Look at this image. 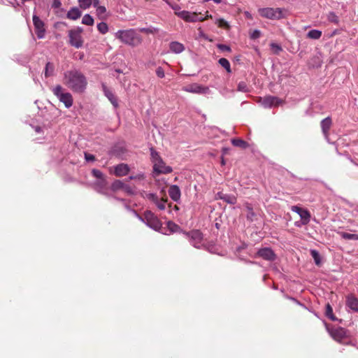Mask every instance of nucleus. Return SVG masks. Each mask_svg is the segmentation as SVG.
<instances>
[{"mask_svg": "<svg viewBox=\"0 0 358 358\" xmlns=\"http://www.w3.org/2000/svg\"><path fill=\"white\" fill-rule=\"evenodd\" d=\"M144 178V175L141 173V174H138L136 176H131L129 179V180H134V179H138V180H141V179H143Z\"/></svg>", "mask_w": 358, "mask_h": 358, "instance_id": "52", "label": "nucleus"}, {"mask_svg": "<svg viewBox=\"0 0 358 358\" xmlns=\"http://www.w3.org/2000/svg\"><path fill=\"white\" fill-rule=\"evenodd\" d=\"M231 141V144L236 147L241 148L243 149L248 147V143L241 138H233Z\"/></svg>", "mask_w": 358, "mask_h": 358, "instance_id": "28", "label": "nucleus"}, {"mask_svg": "<svg viewBox=\"0 0 358 358\" xmlns=\"http://www.w3.org/2000/svg\"><path fill=\"white\" fill-rule=\"evenodd\" d=\"M331 125V119L329 117H327L322 120L321 122V128L322 132L325 136H327L329 130Z\"/></svg>", "mask_w": 358, "mask_h": 358, "instance_id": "25", "label": "nucleus"}, {"mask_svg": "<svg viewBox=\"0 0 358 358\" xmlns=\"http://www.w3.org/2000/svg\"><path fill=\"white\" fill-rule=\"evenodd\" d=\"M216 3H220L221 2V0H213Z\"/></svg>", "mask_w": 358, "mask_h": 358, "instance_id": "58", "label": "nucleus"}, {"mask_svg": "<svg viewBox=\"0 0 358 358\" xmlns=\"http://www.w3.org/2000/svg\"><path fill=\"white\" fill-rule=\"evenodd\" d=\"M35 131L37 132V133H40L41 131V128L40 127H36L35 128Z\"/></svg>", "mask_w": 358, "mask_h": 358, "instance_id": "57", "label": "nucleus"}, {"mask_svg": "<svg viewBox=\"0 0 358 358\" xmlns=\"http://www.w3.org/2000/svg\"><path fill=\"white\" fill-rule=\"evenodd\" d=\"M294 224H295L296 227H300L301 225H303L302 223H301V222H296L294 223Z\"/></svg>", "mask_w": 358, "mask_h": 358, "instance_id": "56", "label": "nucleus"}, {"mask_svg": "<svg viewBox=\"0 0 358 358\" xmlns=\"http://www.w3.org/2000/svg\"><path fill=\"white\" fill-rule=\"evenodd\" d=\"M99 4V0H92V4L94 7H97Z\"/></svg>", "mask_w": 358, "mask_h": 358, "instance_id": "54", "label": "nucleus"}, {"mask_svg": "<svg viewBox=\"0 0 358 358\" xmlns=\"http://www.w3.org/2000/svg\"><path fill=\"white\" fill-rule=\"evenodd\" d=\"M271 48L276 52H279L280 51L282 50V48L278 45V44H276V43H272L271 44Z\"/></svg>", "mask_w": 358, "mask_h": 358, "instance_id": "50", "label": "nucleus"}, {"mask_svg": "<svg viewBox=\"0 0 358 358\" xmlns=\"http://www.w3.org/2000/svg\"><path fill=\"white\" fill-rule=\"evenodd\" d=\"M52 92L59 101L64 104L66 108H69L72 106L73 103L72 94L70 92H66L60 85H57L55 87H52Z\"/></svg>", "mask_w": 358, "mask_h": 358, "instance_id": "3", "label": "nucleus"}, {"mask_svg": "<svg viewBox=\"0 0 358 358\" xmlns=\"http://www.w3.org/2000/svg\"><path fill=\"white\" fill-rule=\"evenodd\" d=\"M325 315L331 321L338 320V318L334 315L333 308L329 303L326 306Z\"/></svg>", "mask_w": 358, "mask_h": 358, "instance_id": "30", "label": "nucleus"}, {"mask_svg": "<svg viewBox=\"0 0 358 358\" xmlns=\"http://www.w3.org/2000/svg\"><path fill=\"white\" fill-rule=\"evenodd\" d=\"M96 8V15L100 18V19H102L103 18V15H105V13H106V8L105 6H97V7H95Z\"/></svg>", "mask_w": 358, "mask_h": 358, "instance_id": "36", "label": "nucleus"}, {"mask_svg": "<svg viewBox=\"0 0 358 358\" xmlns=\"http://www.w3.org/2000/svg\"><path fill=\"white\" fill-rule=\"evenodd\" d=\"M138 30V32H142V33H146V34H155L157 31V29L153 27H143L139 28Z\"/></svg>", "mask_w": 358, "mask_h": 358, "instance_id": "42", "label": "nucleus"}, {"mask_svg": "<svg viewBox=\"0 0 358 358\" xmlns=\"http://www.w3.org/2000/svg\"><path fill=\"white\" fill-rule=\"evenodd\" d=\"M62 6V3H61V1L60 0H53V3H52V8H60Z\"/></svg>", "mask_w": 358, "mask_h": 358, "instance_id": "51", "label": "nucleus"}, {"mask_svg": "<svg viewBox=\"0 0 358 358\" xmlns=\"http://www.w3.org/2000/svg\"><path fill=\"white\" fill-rule=\"evenodd\" d=\"M322 36V31L317 29H311L307 34V36L312 39H319Z\"/></svg>", "mask_w": 358, "mask_h": 358, "instance_id": "31", "label": "nucleus"}, {"mask_svg": "<svg viewBox=\"0 0 358 358\" xmlns=\"http://www.w3.org/2000/svg\"><path fill=\"white\" fill-rule=\"evenodd\" d=\"M33 23L37 37L38 38H43L45 34L44 22L37 15H34Z\"/></svg>", "mask_w": 358, "mask_h": 358, "instance_id": "12", "label": "nucleus"}, {"mask_svg": "<svg viewBox=\"0 0 358 358\" xmlns=\"http://www.w3.org/2000/svg\"><path fill=\"white\" fill-rule=\"evenodd\" d=\"M156 75L158 78H163L165 76L164 70L162 67L159 66L156 69Z\"/></svg>", "mask_w": 358, "mask_h": 358, "instance_id": "45", "label": "nucleus"}, {"mask_svg": "<svg viewBox=\"0 0 358 358\" xmlns=\"http://www.w3.org/2000/svg\"><path fill=\"white\" fill-rule=\"evenodd\" d=\"M291 210L300 216L302 224L306 225L309 223L310 220V213L307 209L301 208L298 206H292Z\"/></svg>", "mask_w": 358, "mask_h": 358, "instance_id": "10", "label": "nucleus"}, {"mask_svg": "<svg viewBox=\"0 0 358 358\" xmlns=\"http://www.w3.org/2000/svg\"><path fill=\"white\" fill-rule=\"evenodd\" d=\"M245 208L247 210L246 218L249 222H253L257 219V214L253 210L252 206L249 203H246Z\"/></svg>", "mask_w": 358, "mask_h": 358, "instance_id": "26", "label": "nucleus"}, {"mask_svg": "<svg viewBox=\"0 0 358 358\" xmlns=\"http://www.w3.org/2000/svg\"><path fill=\"white\" fill-rule=\"evenodd\" d=\"M92 176L99 180L98 184L101 187H103L106 185V180L103 173L98 169H93L92 171Z\"/></svg>", "mask_w": 358, "mask_h": 358, "instance_id": "22", "label": "nucleus"}, {"mask_svg": "<svg viewBox=\"0 0 358 358\" xmlns=\"http://www.w3.org/2000/svg\"><path fill=\"white\" fill-rule=\"evenodd\" d=\"M129 171L130 169L128 164L124 163L109 168L110 173L117 177L125 176L129 173Z\"/></svg>", "mask_w": 358, "mask_h": 358, "instance_id": "9", "label": "nucleus"}, {"mask_svg": "<svg viewBox=\"0 0 358 358\" xmlns=\"http://www.w3.org/2000/svg\"><path fill=\"white\" fill-rule=\"evenodd\" d=\"M218 26L222 28H229V25L227 21L223 19H220L217 21Z\"/></svg>", "mask_w": 358, "mask_h": 358, "instance_id": "46", "label": "nucleus"}, {"mask_svg": "<svg viewBox=\"0 0 358 358\" xmlns=\"http://www.w3.org/2000/svg\"><path fill=\"white\" fill-rule=\"evenodd\" d=\"M155 62H152V61H150V62H148L147 63V66H153V65H155Z\"/></svg>", "mask_w": 358, "mask_h": 358, "instance_id": "55", "label": "nucleus"}, {"mask_svg": "<svg viewBox=\"0 0 358 358\" xmlns=\"http://www.w3.org/2000/svg\"><path fill=\"white\" fill-rule=\"evenodd\" d=\"M346 306L352 311L358 313V299L353 294L346 296Z\"/></svg>", "mask_w": 358, "mask_h": 358, "instance_id": "18", "label": "nucleus"}, {"mask_svg": "<svg viewBox=\"0 0 358 358\" xmlns=\"http://www.w3.org/2000/svg\"><path fill=\"white\" fill-rule=\"evenodd\" d=\"M258 103L265 108H270L272 107H277L282 104L284 101L278 96L268 95L264 98L259 97Z\"/></svg>", "mask_w": 358, "mask_h": 358, "instance_id": "6", "label": "nucleus"}, {"mask_svg": "<svg viewBox=\"0 0 358 358\" xmlns=\"http://www.w3.org/2000/svg\"><path fill=\"white\" fill-rule=\"evenodd\" d=\"M238 90L243 92H249V88L245 82H240L238 84Z\"/></svg>", "mask_w": 358, "mask_h": 358, "instance_id": "43", "label": "nucleus"}, {"mask_svg": "<svg viewBox=\"0 0 358 358\" xmlns=\"http://www.w3.org/2000/svg\"><path fill=\"white\" fill-rule=\"evenodd\" d=\"M123 189L129 194H132L134 193V191L131 189V187L127 185H124V187Z\"/></svg>", "mask_w": 358, "mask_h": 358, "instance_id": "53", "label": "nucleus"}, {"mask_svg": "<svg viewBox=\"0 0 358 358\" xmlns=\"http://www.w3.org/2000/svg\"><path fill=\"white\" fill-rule=\"evenodd\" d=\"M150 160L153 165L162 159V158L159 155V153L157 151H156L152 147L150 148Z\"/></svg>", "mask_w": 358, "mask_h": 358, "instance_id": "27", "label": "nucleus"}, {"mask_svg": "<svg viewBox=\"0 0 358 358\" xmlns=\"http://www.w3.org/2000/svg\"><path fill=\"white\" fill-rule=\"evenodd\" d=\"M218 63L226 69L228 73H231V65L229 62L225 58H220L218 60Z\"/></svg>", "mask_w": 358, "mask_h": 358, "instance_id": "32", "label": "nucleus"}, {"mask_svg": "<svg viewBox=\"0 0 358 358\" xmlns=\"http://www.w3.org/2000/svg\"><path fill=\"white\" fill-rule=\"evenodd\" d=\"M327 19L329 22L338 24L339 22L338 17L333 12L329 13L327 16Z\"/></svg>", "mask_w": 358, "mask_h": 358, "instance_id": "40", "label": "nucleus"}, {"mask_svg": "<svg viewBox=\"0 0 358 358\" xmlns=\"http://www.w3.org/2000/svg\"><path fill=\"white\" fill-rule=\"evenodd\" d=\"M82 13L77 7L71 8L66 14V17L72 20H76L81 17Z\"/></svg>", "mask_w": 358, "mask_h": 358, "instance_id": "23", "label": "nucleus"}, {"mask_svg": "<svg viewBox=\"0 0 358 358\" xmlns=\"http://www.w3.org/2000/svg\"><path fill=\"white\" fill-rule=\"evenodd\" d=\"M134 213L140 220L145 223V224L149 227L155 229V231H158L161 229L162 222L152 212L146 210L143 217L138 215L136 212H134Z\"/></svg>", "mask_w": 358, "mask_h": 358, "instance_id": "4", "label": "nucleus"}, {"mask_svg": "<svg viewBox=\"0 0 358 358\" xmlns=\"http://www.w3.org/2000/svg\"><path fill=\"white\" fill-rule=\"evenodd\" d=\"M338 234L343 239L358 241V234H350L345 231H340Z\"/></svg>", "mask_w": 358, "mask_h": 358, "instance_id": "29", "label": "nucleus"}, {"mask_svg": "<svg viewBox=\"0 0 358 358\" xmlns=\"http://www.w3.org/2000/svg\"><path fill=\"white\" fill-rule=\"evenodd\" d=\"M310 255H311L312 257L313 258L315 264L320 265V262H321V259H320V255L319 252L315 250H311Z\"/></svg>", "mask_w": 358, "mask_h": 358, "instance_id": "39", "label": "nucleus"}, {"mask_svg": "<svg viewBox=\"0 0 358 358\" xmlns=\"http://www.w3.org/2000/svg\"><path fill=\"white\" fill-rule=\"evenodd\" d=\"M217 199H220L230 204H235L237 201L236 197L233 194H224L218 192L217 194Z\"/></svg>", "mask_w": 358, "mask_h": 358, "instance_id": "20", "label": "nucleus"}, {"mask_svg": "<svg viewBox=\"0 0 358 358\" xmlns=\"http://www.w3.org/2000/svg\"><path fill=\"white\" fill-rule=\"evenodd\" d=\"M260 36H261V31L257 29L252 31V32L250 34V38L252 39H257V38H259Z\"/></svg>", "mask_w": 358, "mask_h": 358, "instance_id": "48", "label": "nucleus"}, {"mask_svg": "<svg viewBox=\"0 0 358 358\" xmlns=\"http://www.w3.org/2000/svg\"><path fill=\"white\" fill-rule=\"evenodd\" d=\"M347 331L343 327H338L332 329L330 332L332 338L336 341L341 343V341L346 337Z\"/></svg>", "mask_w": 358, "mask_h": 358, "instance_id": "17", "label": "nucleus"}, {"mask_svg": "<svg viewBox=\"0 0 358 358\" xmlns=\"http://www.w3.org/2000/svg\"><path fill=\"white\" fill-rule=\"evenodd\" d=\"M177 15L181 19L188 22H195L198 21H203V19L199 17L196 13H191L187 10H182L177 13Z\"/></svg>", "mask_w": 358, "mask_h": 358, "instance_id": "14", "label": "nucleus"}, {"mask_svg": "<svg viewBox=\"0 0 358 358\" xmlns=\"http://www.w3.org/2000/svg\"><path fill=\"white\" fill-rule=\"evenodd\" d=\"M170 51L175 54H180L185 50L182 43L178 41H172L169 43Z\"/></svg>", "mask_w": 358, "mask_h": 358, "instance_id": "21", "label": "nucleus"}, {"mask_svg": "<svg viewBox=\"0 0 358 358\" xmlns=\"http://www.w3.org/2000/svg\"><path fill=\"white\" fill-rule=\"evenodd\" d=\"M78 3L82 9L86 10L92 4V0H78Z\"/></svg>", "mask_w": 358, "mask_h": 358, "instance_id": "37", "label": "nucleus"}, {"mask_svg": "<svg viewBox=\"0 0 358 358\" xmlns=\"http://www.w3.org/2000/svg\"><path fill=\"white\" fill-rule=\"evenodd\" d=\"M101 87L104 95L108 98V99L110 101L113 107L115 108H117L119 106L118 99L117 96L113 93V92L110 89L107 87L105 83H102Z\"/></svg>", "mask_w": 358, "mask_h": 358, "instance_id": "16", "label": "nucleus"}, {"mask_svg": "<svg viewBox=\"0 0 358 358\" xmlns=\"http://www.w3.org/2000/svg\"><path fill=\"white\" fill-rule=\"evenodd\" d=\"M169 194L173 201L176 202L180 201L181 196V192L179 187L176 185H171L169 189Z\"/></svg>", "mask_w": 358, "mask_h": 358, "instance_id": "19", "label": "nucleus"}, {"mask_svg": "<svg viewBox=\"0 0 358 358\" xmlns=\"http://www.w3.org/2000/svg\"><path fill=\"white\" fill-rule=\"evenodd\" d=\"M145 197L154 203H155L159 199L157 194L154 193H146Z\"/></svg>", "mask_w": 358, "mask_h": 358, "instance_id": "44", "label": "nucleus"}, {"mask_svg": "<svg viewBox=\"0 0 358 358\" xmlns=\"http://www.w3.org/2000/svg\"><path fill=\"white\" fill-rule=\"evenodd\" d=\"M217 47L221 51H227V52L231 51V48L229 45H225V44H217Z\"/></svg>", "mask_w": 358, "mask_h": 358, "instance_id": "47", "label": "nucleus"}, {"mask_svg": "<svg viewBox=\"0 0 358 358\" xmlns=\"http://www.w3.org/2000/svg\"><path fill=\"white\" fill-rule=\"evenodd\" d=\"M166 199H157V201L155 202V205L157 206V207L159 209V210H164L166 208Z\"/></svg>", "mask_w": 358, "mask_h": 358, "instance_id": "41", "label": "nucleus"}, {"mask_svg": "<svg viewBox=\"0 0 358 358\" xmlns=\"http://www.w3.org/2000/svg\"><path fill=\"white\" fill-rule=\"evenodd\" d=\"M97 29L101 34H105L108 31V26L106 22H101L97 24Z\"/></svg>", "mask_w": 358, "mask_h": 358, "instance_id": "35", "label": "nucleus"}, {"mask_svg": "<svg viewBox=\"0 0 358 358\" xmlns=\"http://www.w3.org/2000/svg\"><path fill=\"white\" fill-rule=\"evenodd\" d=\"M182 90L186 92L202 94L208 93L209 88L198 83H192L182 87Z\"/></svg>", "mask_w": 358, "mask_h": 358, "instance_id": "8", "label": "nucleus"}, {"mask_svg": "<svg viewBox=\"0 0 358 358\" xmlns=\"http://www.w3.org/2000/svg\"><path fill=\"white\" fill-rule=\"evenodd\" d=\"M63 83L74 93L83 94L87 87L86 76L78 69H71L64 73Z\"/></svg>", "mask_w": 358, "mask_h": 358, "instance_id": "1", "label": "nucleus"}, {"mask_svg": "<svg viewBox=\"0 0 358 358\" xmlns=\"http://www.w3.org/2000/svg\"><path fill=\"white\" fill-rule=\"evenodd\" d=\"M83 32V29L80 27L70 29L68 31L69 44L71 46L75 47L76 48H80L83 45L84 41L82 37Z\"/></svg>", "mask_w": 358, "mask_h": 358, "instance_id": "5", "label": "nucleus"}, {"mask_svg": "<svg viewBox=\"0 0 358 358\" xmlns=\"http://www.w3.org/2000/svg\"><path fill=\"white\" fill-rule=\"evenodd\" d=\"M259 15L270 20H279L282 17V13L280 8H263L259 9Z\"/></svg>", "mask_w": 358, "mask_h": 358, "instance_id": "7", "label": "nucleus"}, {"mask_svg": "<svg viewBox=\"0 0 358 358\" xmlns=\"http://www.w3.org/2000/svg\"><path fill=\"white\" fill-rule=\"evenodd\" d=\"M257 256L270 262L274 261L276 258L274 251L268 247L260 248L257 252Z\"/></svg>", "mask_w": 358, "mask_h": 358, "instance_id": "13", "label": "nucleus"}, {"mask_svg": "<svg viewBox=\"0 0 358 358\" xmlns=\"http://www.w3.org/2000/svg\"><path fill=\"white\" fill-rule=\"evenodd\" d=\"M166 225L171 233L176 232L180 229V227L172 221L167 222Z\"/></svg>", "mask_w": 358, "mask_h": 358, "instance_id": "38", "label": "nucleus"}, {"mask_svg": "<svg viewBox=\"0 0 358 358\" xmlns=\"http://www.w3.org/2000/svg\"><path fill=\"white\" fill-rule=\"evenodd\" d=\"M115 36L122 43L131 47H136L141 44L143 41L142 36L135 29L118 30L115 32Z\"/></svg>", "mask_w": 358, "mask_h": 358, "instance_id": "2", "label": "nucleus"}, {"mask_svg": "<svg viewBox=\"0 0 358 358\" xmlns=\"http://www.w3.org/2000/svg\"><path fill=\"white\" fill-rule=\"evenodd\" d=\"M85 159L87 162H94L95 161L94 155L92 154H89L87 152H85Z\"/></svg>", "mask_w": 358, "mask_h": 358, "instance_id": "49", "label": "nucleus"}, {"mask_svg": "<svg viewBox=\"0 0 358 358\" xmlns=\"http://www.w3.org/2000/svg\"><path fill=\"white\" fill-rule=\"evenodd\" d=\"M189 237L191 244L196 248H201L202 246V233L199 230H193L187 234Z\"/></svg>", "mask_w": 358, "mask_h": 358, "instance_id": "11", "label": "nucleus"}, {"mask_svg": "<svg viewBox=\"0 0 358 358\" xmlns=\"http://www.w3.org/2000/svg\"><path fill=\"white\" fill-rule=\"evenodd\" d=\"M55 66L54 63L48 62L46 63L44 69V76L45 78H49L55 76Z\"/></svg>", "mask_w": 358, "mask_h": 358, "instance_id": "24", "label": "nucleus"}, {"mask_svg": "<svg viewBox=\"0 0 358 358\" xmlns=\"http://www.w3.org/2000/svg\"><path fill=\"white\" fill-rule=\"evenodd\" d=\"M94 19L93 17L89 15L85 14L82 19V23L85 25L92 26L94 24Z\"/></svg>", "mask_w": 358, "mask_h": 358, "instance_id": "33", "label": "nucleus"}, {"mask_svg": "<svg viewBox=\"0 0 358 358\" xmlns=\"http://www.w3.org/2000/svg\"><path fill=\"white\" fill-rule=\"evenodd\" d=\"M173 171L171 166H166L165 162L162 159L153 165V172L157 175L168 174Z\"/></svg>", "mask_w": 358, "mask_h": 358, "instance_id": "15", "label": "nucleus"}, {"mask_svg": "<svg viewBox=\"0 0 358 358\" xmlns=\"http://www.w3.org/2000/svg\"><path fill=\"white\" fill-rule=\"evenodd\" d=\"M124 183L122 182L121 180H115L111 185V188L113 191H116L118 189H123L124 187Z\"/></svg>", "mask_w": 358, "mask_h": 358, "instance_id": "34", "label": "nucleus"}]
</instances>
